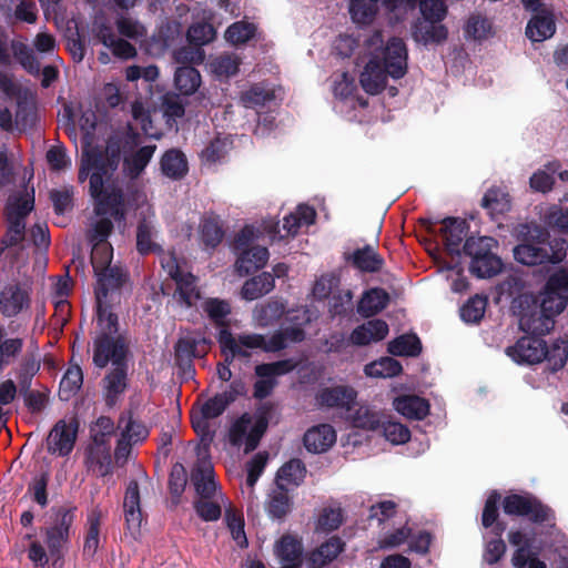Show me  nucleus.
<instances>
[{
  "label": "nucleus",
  "instance_id": "f257e3e1",
  "mask_svg": "<svg viewBox=\"0 0 568 568\" xmlns=\"http://www.w3.org/2000/svg\"><path fill=\"white\" fill-rule=\"evenodd\" d=\"M130 355V335L126 328H121L119 315L113 311L99 310L92 333L93 366L103 369L110 364L128 363Z\"/></svg>",
  "mask_w": 568,
  "mask_h": 568
},
{
  "label": "nucleus",
  "instance_id": "f03ea898",
  "mask_svg": "<svg viewBox=\"0 0 568 568\" xmlns=\"http://www.w3.org/2000/svg\"><path fill=\"white\" fill-rule=\"evenodd\" d=\"M406 72V44L403 39L394 37L381 54H372L359 75V83L366 93L376 95L385 89L388 77L400 79Z\"/></svg>",
  "mask_w": 568,
  "mask_h": 568
},
{
  "label": "nucleus",
  "instance_id": "7ed1b4c3",
  "mask_svg": "<svg viewBox=\"0 0 568 568\" xmlns=\"http://www.w3.org/2000/svg\"><path fill=\"white\" fill-rule=\"evenodd\" d=\"M521 242L513 250L514 258L527 266L541 264H559L567 256L568 242L564 239L546 241L538 236H529V226L521 225L519 231Z\"/></svg>",
  "mask_w": 568,
  "mask_h": 568
},
{
  "label": "nucleus",
  "instance_id": "20e7f679",
  "mask_svg": "<svg viewBox=\"0 0 568 568\" xmlns=\"http://www.w3.org/2000/svg\"><path fill=\"white\" fill-rule=\"evenodd\" d=\"M416 4L419 7L422 17L412 27L414 39L424 44L445 42L448 29L442 23L447 16L444 0H408L409 7L414 8Z\"/></svg>",
  "mask_w": 568,
  "mask_h": 568
},
{
  "label": "nucleus",
  "instance_id": "39448f33",
  "mask_svg": "<svg viewBox=\"0 0 568 568\" xmlns=\"http://www.w3.org/2000/svg\"><path fill=\"white\" fill-rule=\"evenodd\" d=\"M274 407V404L271 402L261 404L256 409L254 424L250 430L248 427L252 424V416L248 413H243L236 418L229 429V443L231 446L239 448L244 444L245 454L255 450L267 430Z\"/></svg>",
  "mask_w": 568,
  "mask_h": 568
},
{
  "label": "nucleus",
  "instance_id": "423d86ee",
  "mask_svg": "<svg viewBox=\"0 0 568 568\" xmlns=\"http://www.w3.org/2000/svg\"><path fill=\"white\" fill-rule=\"evenodd\" d=\"M501 505L508 516L526 517L536 525H555L554 509L530 493L509 494L503 499Z\"/></svg>",
  "mask_w": 568,
  "mask_h": 568
},
{
  "label": "nucleus",
  "instance_id": "0eeeda50",
  "mask_svg": "<svg viewBox=\"0 0 568 568\" xmlns=\"http://www.w3.org/2000/svg\"><path fill=\"white\" fill-rule=\"evenodd\" d=\"M74 521L72 509L60 508L57 513L54 523L45 528V545L49 556L52 559L53 568H63L64 546L70 541V529Z\"/></svg>",
  "mask_w": 568,
  "mask_h": 568
},
{
  "label": "nucleus",
  "instance_id": "6e6552de",
  "mask_svg": "<svg viewBox=\"0 0 568 568\" xmlns=\"http://www.w3.org/2000/svg\"><path fill=\"white\" fill-rule=\"evenodd\" d=\"M162 266L168 270L170 277L176 284L174 293L176 301L186 307H192L201 297L196 277L191 273L182 272L173 255L165 264L162 262Z\"/></svg>",
  "mask_w": 568,
  "mask_h": 568
},
{
  "label": "nucleus",
  "instance_id": "1a4fd4ad",
  "mask_svg": "<svg viewBox=\"0 0 568 568\" xmlns=\"http://www.w3.org/2000/svg\"><path fill=\"white\" fill-rule=\"evenodd\" d=\"M98 284L94 288L95 313L99 310L113 311L112 305L108 303L110 292L119 291L128 280V273L120 266H110L105 271L95 273Z\"/></svg>",
  "mask_w": 568,
  "mask_h": 568
},
{
  "label": "nucleus",
  "instance_id": "9d476101",
  "mask_svg": "<svg viewBox=\"0 0 568 568\" xmlns=\"http://www.w3.org/2000/svg\"><path fill=\"white\" fill-rule=\"evenodd\" d=\"M104 403L114 407L129 388V362L111 365L101 381Z\"/></svg>",
  "mask_w": 568,
  "mask_h": 568
},
{
  "label": "nucleus",
  "instance_id": "9b49d317",
  "mask_svg": "<svg viewBox=\"0 0 568 568\" xmlns=\"http://www.w3.org/2000/svg\"><path fill=\"white\" fill-rule=\"evenodd\" d=\"M357 395V390L349 385H334L318 389L315 400L321 408L351 412L356 405Z\"/></svg>",
  "mask_w": 568,
  "mask_h": 568
},
{
  "label": "nucleus",
  "instance_id": "f8f14e48",
  "mask_svg": "<svg viewBox=\"0 0 568 568\" xmlns=\"http://www.w3.org/2000/svg\"><path fill=\"white\" fill-rule=\"evenodd\" d=\"M191 483L195 489V499H212L217 497L224 500L225 495L214 479V469L209 460H200L191 471Z\"/></svg>",
  "mask_w": 568,
  "mask_h": 568
},
{
  "label": "nucleus",
  "instance_id": "ddd939ff",
  "mask_svg": "<svg viewBox=\"0 0 568 568\" xmlns=\"http://www.w3.org/2000/svg\"><path fill=\"white\" fill-rule=\"evenodd\" d=\"M506 354L518 364H537L545 356V341L535 335L520 337L515 345L506 348Z\"/></svg>",
  "mask_w": 568,
  "mask_h": 568
},
{
  "label": "nucleus",
  "instance_id": "4468645a",
  "mask_svg": "<svg viewBox=\"0 0 568 568\" xmlns=\"http://www.w3.org/2000/svg\"><path fill=\"white\" fill-rule=\"evenodd\" d=\"M439 234L447 253L452 256L462 255V243L468 237L469 223L465 219L448 216L440 221Z\"/></svg>",
  "mask_w": 568,
  "mask_h": 568
},
{
  "label": "nucleus",
  "instance_id": "2eb2a0df",
  "mask_svg": "<svg viewBox=\"0 0 568 568\" xmlns=\"http://www.w3.org/2000/svg\"><path fill=\"white\" fill-rule=\"evenodd\" d=\"M92 199L94 200V213L98 216H111L116 222L125 220V200L120 187L109 185L106 191Z\"/></svg>",
  "mask_w": 568,
  "mask_h": 568
},
{
  "label": "nucleus",
  "instance_id": "dca6fc26",
  "mask_svg": "<svg viewBox=\"0 0 568 568\" xmlns=\"http://www.w3.org/2000/svg\"><path fill=\"white\" fill-rule=\"evenodd\" d=\"M344 261L362 273H379L385 260L378 252V244H365L353 252L344 253Z\"/></svg>",
  "mask_w": 568,
  "mask_h": 568
},
{
  "label": "nucleus",
  "instance_id": "f3484780",
  "mask_svg": "<svg viewBox=\"0 0 568 568\" xmlns=\"http://www.w3.org/2000/svg\"><path fill=\"white\" fill-rule=\"evenodd\" d=\"M388 332V324L384 320H369L352 331L349 343L355 346H366L383 341Z\"/></svg>",
  "mask_w": 568,
  "mask_h": 568
},
{
  "label": "nucleus",
  "instance_id": "a211bd4d",
  "mask_svg": "<svg viewBox=\"0 0 568 568\" xmlns=\"http://www.w3.org/2000/svg\"><path fill=\"white\" fill-rule=\"evenodd\" d=\"M336 442V432L329 424H320L308 428L303 436L307 452L321 454L327 452Z\"/></svg>",
  "mask_w": 568,
  "mask_h": 568
},
{
  "label": "nucleus",
  "instance_id": "6ab92c4d",
  "mask_svg": "<svg viewBox=\"0 0 568 568\" xmlns=\"http://www.w3.org/2000/svg\"><path fill=\"white\" fill-rule=\"evenodd\" d=\"M345 542L338 536H332L306 557L307 568H323L344 551Z\"/></svg>",
  "mask_w": 568,
  "mask_h": 568
},
{
  "label": "nucleus",
  "instance_id": "aec40b11",
  "mask_svg": "<svg viewBox=\"0 0 568 568\" xmlns=\"http://www.w3.org/2000/svg\"><path fill=\"white\" fill-rule=\"evenodd\" d=\"M78 426L71 427L63 419L59 420L49 434V450L68 456L75 444Z\"/></svg>",
  "mask_w": 568,
  "mask_h": 568
},
{
  "label": "nucleus",
  "instance_id": "412c9836",
  "mask_svg": "<svg viewBox=\"0 0 568 568\" xmlns=\"http://www.w3.org/2000/svg\"><path fill=\"white\" fill-rule=\"evenodd\" d=\"M556 33V20L548 9L535 13L526 26V36L534 42L550 39Z\"/></svg>",
  "mask_w": 568,
  "mask_h": 568
},
{
  "label": "nucleus",
  "instance_id": "4be33fe9",
  "mask_svg": "<svg viewBox=\"0 0 568 568\" xmlns=\"http://www.w3.org/2000/svg\"><path fill=\"white\" fill-rule=\"evenodd\" d=\"M123 510L126 528L131 531L140 529L142 524L141 497L139 484L130 480L123 500Z\"/></svg>",
  "mask_w": 568,
  "mask_h": 568
},
{
  "label": "nucleus",
  "instance_id": "5701e85b",
  "mask_svg": "<svg viewBox=\"0 0 568 568\" xmlns=\"http://www.w3.org/2000/svg\"><path fill=\"white\" fill-rule=\"evenodd\" d=\"M30 297L27 291L20 285L6 286L0 293V311L7 317L18 315L24 307H28Z\"/></svg>",
  "mask_w": 568,
  "mask_h": 568
},
{
  "label": "nucleus",
  "instance_id": "b1692460",
  "mask_svg": "<svg viewBox=\"0 0 568 568\" xmlns=\"http://www.w3.org/2000/svg\"><path fill=\"white\" fill-rule=\"evenodd\" d=\"M210 344L211 341L206 337H181L174 346L175 359L179 363L186 362L191 364L193 358H201L207 354Z\"/></svg>",
  "mask_w": 568,
  "mask_h": 568
},
{
  "label": "nucleus",
  "instance_id": "393cba45",
  "mask_svg": "<svg viewBox=\"0 0 568 568\" xmlns=\"http://www.w3.org/2000/svg\"><path fill=\"white\" fill-rule=\"evenodd\" d=\"M394 408L404 417L423 420L428 414L430 405L427 399L417 395H402L394 399Z\"/></svg>",
  "mask_w": 568,
  "mask_h": 568
},
{
  "label": "nucleus",
  "instance_id": "a878e982",
  "mask_svg": "<svg viewBox=\"0 0 568 568\" xmlns=\"http://www.w3.org/2000/svg\"><path fill=\"white\" fill-rule=\"evenodd\" d=\"M268 257L270 253L265 246H252L239 254L235 262L236 271L240 275H250L264 267Z\"/></svg>",
  "mask_w": 568,
  "mask_h": 568
},
{
  "label": "nucleus",
  "instance_id": "bb28decb",
  "mask_svg": "<svg viewBox=\"0 0 568 568\" xmlns=\"http://www.w3.org/2000/svg\"><path fill=\"white\" fill-rule=\"evenodd\" d=\"M239 342L245 348H261L266 353H277L287 347V343L280 329L276 331L268 339H266L264 335L257 333L241 334L239 335Z\"/></svg>",
  "mask_w": 568,
  "mask_h": 568
},
{
  "label": "nucleus",
  "instance_id": "cd10ccee",
  "mask_svg": "<svg viewBox=\"0 0 568 568\" xmlns=\"http://www.w3.org/2000/svg\"><path fill=\"white\" fill-rule=\"evenodd\" d=\"M160 169L164 176L179 181L189 172V164L185 154L179 149L165 151L160 161Z\"/></svg>",
  "mask_w": 568,
  "mask_h": 568
},
{
  "label": "nucleus",
  "instance_id": "c85d7f7f",
  "mask_svg": "<svg viewBox=\"0 0 568 568\" xmlns=\"http://www.w3.org/2000/svg\"><path fill=\"white\" fill-rule=\"evenodd\" d=\"M389 303L388 293L381 287L366 291L357 304V312L363 317H372L381 313Z\"/></svg>",
  "mask_w": 568,
  "mask_h": 568
},
{
  "label": "nucleus",
  "instance_id": "c756f323",
  "mask_svg": "<svg viewBox=\"0 0 568 568\" xmlns=\"http://www.w3.org/2000/svg\"><path fill=\"white\" fill-rule=\"evenodd\" d=\"M217 342L221 353L224 355V362L220 363L221 365H226L230 368L235 357L247 358L251 356V353L240 344L239 338L236 339L229 328L220 329Z\"/></svg>",
  "mask_w": 568,
  "mask_h": 568
},
{
  "label": "nucleus",
  "instance_id": "7c9ffc66",
  "mask_svg": "<svg viewBox=\"0 0 568 568\" xmlns=\"http://www.w3.org/2000/svg\"><path fill=\"white\" fill-rule=\"evenodd\" d=\"M480 204L494 220L510 211L511 207L509 195L499 187L488 189Z\"/></svg>",
  "mask_w": 568,
  "mask_h": 568
},
{
  "label": "nucleus",
  "instance_id": "2f4dec72",
  "mask_svg": "<svg viewBox=\"0 0 568 568\" xmlns=\"http://www.w3.org/2000/svg\"><path fill=\"white\" fill-rule=\"evenodd\" d=\"M469 270L478 278H490L503 270V262L490 248H486L484 254L470 262Z\"/></svg>",
  "mask_w": 568,
  "mask_h": 568
},
{
  "label": "nucleus",
  "instance_id": "473e14b6",
  "mask_svg": "<svg viewBox=\"0 0 568 568\" xmlns=\"http://www.w3.org/2000/svg\"><path fill=\"white\" fill-rule=\"evenodd\" d=\"M292 504L287 489L277 483V489L270 494L265 508L272 519L281 520L291 511Z\"/></svg>",
  "mask_w": 568,
  "mask_h": 568
},
{
  "label": "nucleus",
  "instance_id": "72a5a7b5",
  "mask_svg": "<svg viewBox=\"0 0 568 568\" xmlns=\"http://www.w3.org/2000/svg\"><path fill=\"white\" fill-rule=\"evenodd\" d=\"M520 328L528 335L541 337L548 334L555 326V320L541 311L523 315L519 322Z\"/></svg>",
  "mask_w": 568,
  "mask_h": 568
},
{
  "label": "nucleus",
  "instance_id": "f704fd0d",
  "mask_svg": "<svg viewBox=\"0 0 568 568\" xmlns=\"http://www.w3.org/2000/svg\"><path fill=\"white\" fill-rule=\"evenodd\" d=\"M274 288V276L268 272L247 280L242 286V297L254 301L267 294Z\"/></svg>",
  "mask_w": 568,
  "mask_h": 568
},
{
  "label": "nucleus",
  "instance_id": "c9c22d12",
  "mask_svg": "<svg viewBox=\"0 0 568 568\" xmlns=\"http://www.w3.org/2000/svg\"><path fill=\"white\" fill-rule=\"evenodd\" d=\"M202 307L215 326L221 327V329L229 328L227 317L232 313V307L226 300L209 297L203 302Z\"/></svg>",
  "mask_w": 568,
  "mask_h": 568
},
{
  "label": "nucleus",
  "instance_id": "e433bc0d",
  "mask_svg": "<svg viewBox=\"0 0 568 568\" xmlns=\"http://www.w3.org/2000/svg\"><path fill=\"white\" fill-rule=\"evenodd\" d=\"M154 230L146 219L139 221L136 226V251L140 255H149L151 253H163V248L153 240Z\"/></svg>",
  "mask_w": 568,
  "mask_h": 568
},
{
  "label": "nucleus",
  "instance_id": "4c0bfd02",
  "mask_svg": "<svg viewBox=\"0 0 568 568\" xmlns=\"http://www.w3.org/2000/svg\"><path fill=\"white\" fill-rule=\"evenodd\" d=\"M379 0H351L349 14L356 24L368 26L375 20L379 10Z\"/></svg>",
  "mask_w": 568,
  "mask_h": 568
},
{
  "label": "nucleus",
  "instance_id": "58836bf2",
  "mask_svg": "<svg viewBox=\"0 0 568 568\" xmlns=\"http://www.w3.org/2000/svg\"><path fill=\"white\" fill-rule=\"evenodd\" d=\"M387 351L394 356L415 357L422 353V342L416 334H403L388 343Z\"/></svg>",
  "mask_w": 568,
  "mask_h": 568
},
{
  "label": "nucleus",
  "instance_id": "ea45409f",
  "mask_svg": "<svg viewBox=\"0 0 568 568\" xmlns=\"http://www.w3.org/2000/svg\"><path fill=\"white\" fill-rule=\"evenodd\" d=\"M175 88L184 95H191L201 84V74L193 65H181L174 73Z\"/></svg>",
  "mask_w": 568,
  "mask_h": 568
},
{
  "label": "nucleus",
  "instance_id": "a19ab883",
  "mask_svg": "<svg viewBox=\"0 0 568 568\" xmlns=\"http://www.w3.org/2000/svg\"><path fill=\"white\" fill-rule=\"evenodd\" d=\"M100 526L101 511L95 508L88 515V529L83 544V556L85 558L92 559L97 554L100 542Z\"/></svg>",
  "mask_w": 568,
  "mask_h": 568
},
{
  "label": "nucleus",
  "instance_id": "79ce46f5",
  "mask_svg": "<svg viewBox=\"0 0 568 568\" xmlns=\"http://www.w3.org/2000/svg\"><path fill=\"white\" fill-rule=\"evenodd\" d=\"M275 554L281 561L302 562V541L290 534L283 535L275 544Z\"/></svg>",
  "mask_w": 568,
  "mask_h": 568
},
{
  "label": "nucleus",
  "instance_id": "37998d69",
  "mask_svg": "<svg viewBox=\"0 0 568 568\" xmlns=\"http://www.w3.org/2000/svg\"><path fill=\"white\" fill-rule=\"evenodd\" d=\"M545 356L548 369L556 373L564 368L568 359V341L558 338L550 346L545 343Z\"/></svg>",
  "mask_w": 568,
  "mask_h": 568
},
{
  "label": "nucleus",
  "instance_id": "c03bdc74",
  "mask_svg": "<svg viewBox=\"0 0 568 568\" xmlns=\"http://www.w3.org/2000/svg\"><path fill=\"white\" fill-rule=\"evenodd\" d=\"M224 237V230L216 217H205L200 224V239L206 250L216 248Z\"/></svg>",
  "mask_w": 568,
  "mask_h": 568
},
{
  "label": "nucleus",
  "instance_id": "a18cd8bd",
  "mask_svg": "<svg viewBox=\"0 0 568 568\" xmlns=\"http://www.w3.org/2000/svg\"><path fill=\"white\" fill-rule=\"evenodd\" d=\"M229 503L227 497L225 499H219L214 497L212 499H194L193 508L195 514L203 521H217L222 516V507Z\"/></svg>",
  "mask_w": 568,
  "mask_h": 568
},
{
  "label": "nucleus",
  "instance_id": "49530a36",
  "mask_svg": "<svg viewBox=\"0 0 568 568\" xmlns=\"http://www.w3.org/2000/svg\"><path fill=\"white\" fill-rule=\"evenodd\" d=\"M83 384V372L79 365L67 369L60 382L59 397L69 400L73 397Z\"/></svg>",
  "mask_w": 568,
  "mask_h": 568
},
{
  "label": "nucleus",
  "instance_id": "de8ad7c7",
  "mask_svg": "<svg viewBox=\"0 0 568 568\" xmlns=\"http://www.w3.org/2000/svg\"><path fill=\"white\" fill-rule=\"evenodd\" d=\"M10 51H12L13 57L26 71L31 74L39 73L40 63L28 44L12 40L10 42Z\"/></svg>",
  "mask_w": 568,
  "mask_h": 568
},
{
  "label": "nucleus",
  "instance_id": "09e8293b",
  "mask_svg": "<svg viewBox=\"0 0 568 568\" xmlns=\"http://www.w3.org/2000/svg\"><path fill=\"white\" fill-rule=\"evenodd\" d=\"M120 161V153L119 151L112 152V155L108 159L103 156V154L98 150H89L85 151L81 163L90 169L91 171H101L103 169L110 168L111 170H115L118 166V163Z\"/></svg>",
  "mask_w": 568,
  "mask_h": 568
},
{
  "label": "nucleus",
  "instance_id": "8fccbe9b",
  "mask_svg": "<svg viewBox=\"0 0 568 568\" xmlns=\"http://www.w3.org/2000/svg\"><path fill=\"white\" fill-rule=\"evenodd\" d=\"M6 221L7 231L0 241L2 245L1 247H4V251L9 247L18 246L26 239V221L19 220L16 216H6Z\"/></svg>",
  "mask_w": 568,
  "mask_h": 568
},
{
  "label": "nucleus",
  "instance_id": "3c124183",
  "mask_svg": "<svg viewBox=\"0 0 568 568\" xmlns=\"http://www.w3.org/2000/svg\"><path fill=\"white\" fill-rule=\"evenodd\" d=\"M306 475L305 464L297 458L285 463L277 471V483L285 481L288 485H300Z\"/></svg>",
  "mask_w": 568,
  "mask_h": 568
},
{
  "label": "nucleus",
  "instance_id": "603ef678",
  "mask_svg": "<svg viewBox=\"0 0 568 568\" xmlns=\"http://www.w3.org/2000/svg\"><path fill=\"white\" fill-rule=\"evenodd\" d=\"M300 362L294 358L281 359L273 363H263L255 366V374L258 377H275L293 372Z\"/></svg>",
  "mask_w": 568,
  "mask_h": 568
},
{
  "label": "nucleus",
  "instance_id": "864d4df0",
  "mask_svg": "<svg viewBox=\"0 0 568 568\" xmlns=\"http://www.w3.org/2000/svg\"><path fill=\"white\" fill-rule=\"evenodd\" d=\"M344 515L339 507H324L316 520L315 529L320 532H332L337 530L343 524Z\"/></svg>",
  "mask_w": 568,
  "mask_h": 568
},
{
  "label": "nucleus",
  "instance_id": "5fc2aeb1",
  "mask_svg": "<svg viewBox=\"0 0 568 568\" xmlns=\"http://www.w3.org/2000/svg\"><path fill=\"white\" fill-rule=\"evenodd\" d=\"M155 150V144L144 145L136 150L129 159H125L124 164L132 176L136 178L144 171Z\"/></svg>",
  "mask_w": 568,
  "mask_h": 568
},
{
  "label": "nucleus",
  "instance_id": "6e6d98bb",
  "mask_svg": "<svg viewBox=\"0 0 568 568\" xmlns=\"http://www.w3.org/2000/svg\"><path fill=\"white\" fill-rule=\"evenodd\" d=\"M400 363L392 357H385L365 366V374L371 377H394L400 374Z\"/></svg>",
  "mask_w": 568,
  "mask_h": 568
},
{
  "label": "nucleus",
  "instance_id": "4d7b16f0",
  "mask_svg": "<svg viewBox=\"0 0 568 568\" xmlns=\"http://www.w3.org/2000/svg\"><path fill=\"white\" fill-rule=\"evenodd\" d=\"M487 306V297L475 295L460 308V317L466 323L476 324L481 321Z\"/></svg>",
  "mask_w": 568,
  "mask_h": 568
},
{
  "label": "nucleus",
  "instance_id": "13d9d810",
  "mask_svg": "<svg viewBox=\"0 0 568 568\" xmlns=\"http://www.w3.org/2000/svg\"><path fill=\"white\" fill-rule=\"evenodd\" d=\"M50 480V474L43 471L37 475L28 484L27 494L31 496L32 500L37 503L41 508H44L49 504L48 498V485Z\"/></svg>",
  "mask_w": 568,
  "mask_h": 568
},
{
  "label": "nucleus",
  "instance_id": "bf43d9fd",
  "mask_svg": "<svg viewBox=\"0 0 568 568\" xmlns=\"http://www.w3.org/2000/svg\"><path fill=\"white\" fill-rule=\"evenodd\" d=\"M34 209V196L28 193L20 194L13 200H9L6 206V216L18 217L19 220L26 221V217Z\"/></svg>",
  "mask_w": 568,
  "mask_h": 568
},
{
  "label": "nucleus",
  "instance_id": "052dcab7",
  "mask_svg": "<svg viewBox=\"0 0 568 568\" xmlns=\"http://www.w3.org/2000/svg\"><path fill=\"white\" fill-rule=\"evenodd\" d=\"M186 38L191 45L202 49L215 38V30L210 23L199 22L189 28Z\"/></svg>",
  "mask_w": 568,
  "mask_h": 568
},
{
  "label": "nucleus",
  "instance_id": "680f3d73",
  "mask_svg": "<svg viewBox=\"0 0 568 568\" xmlns=\"http://www.w3.org/2000/svg\"><path fill=\"white\" fill-rule=\"evenodd\" d=\"M255 31L254 23L237 21L226 29L225 39L233 44H243L255 36Z\"/></svg>",
  "mask_w": 568,
  "mask_h": 568
},
{
  "label": "nucleus",
  "instance_id": "e2e57ef3",
  "mask_svg": "<svg viewBox=\"0 0 568 568\" xmlns=\"http://www.w3.org/2000/svg\"><path fill=\"white\" fill-rule=\"evenodd\" d=\"M274 98V92L272 90L265 89L261 84L252 85L247 91L243 92L241 97L246 108L264 106Z\"/></svg>",
  "mask_w": 568,
  "mask_h": 568
},
{
  "label": "nucleus",
  "instance_id": "0e129e2a",
  "mask_svg": "<svg viewBox=\"0 0 568 568\" xmlns=\"http://www.w3.org/2000/svg\"><path fill=\"white\" fill-rule=\"evenodd\" d=\"M379 428L384 437L395 445L405 444L410 438V430L399 422L382 420Z\"/></svg>",
  "mask_w": 568,
  "mask_h": 568
},
{
  "label": "nucleus",
  "instance_id": "69168bd1",
  "mask_svg": "<svg viewBox=\"0 0 568 568\" xmlns=\"http://www.w3.org/2000/svg\"><path fill=\"white\" fill-rule=\"evenodd\" d=\"M545 292L557 296H565L568 302V267H559L546 281Z\"/></svg>",
  "mask_w": 568,
  "mask_h": 568
},
{
  "label": "nucleus",
  "instance_id": "338daca9",
  "mask_svg": "<svg viewBox=\"0 0 568 568\" xmlns=\"http://www.w3.org/2000/svg\"><path fill=\"white\" fill-rule=\"evenodd\" d=\"M379 416L368 407L361 406L352 415V425L366 430H377L381 427Z\"/></svg>",
  "mask_w": 568,
  "mask_h": 568
},
{
  "label": "nucleus",
  "instance_id": "774afa93",
  "mask_svg": "<svg viewBox=\"0 0 568 568\" xmlns=\"http://www.w3.org/2000/svg\"><path fill=\"white\" fill-rule=\"evenodd\" d=\"M113 250L109 243H94L91 251V264L94 274L111 266Z\"/></svg>",
  "mask_w": 568,
  "mask_h": 568
}]
</instances>
